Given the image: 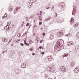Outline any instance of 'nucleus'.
Listing matches in <instances>:
<instances>
[{"instance_id":"nucleus-1","label":"nucleus","mask_w":79,"mask_h":79,"mask_svg":"<svg viewBox=\"0 0 79 79\" xmlns=\"http://www.w3.org/2000/svg\"><path fill=\"white\" fill-rule=\"evenodd\" d=\"M63 42V41L62 40H58L55 47L54 51L57 52L59 51V48H58L60 47V44L62 43Z\"/></svg>"},{"instance_id":"nucleus-2","label":"nucleus","mask_w":79,"mask_h":79,"mask_svg":"<svg viewBox=\"0 0 79 79\" xmlns=\"http://www.w3.org/2000/svg\"><path fill=\"white\" fill-rule=\"evenodd\" d=\"M40 15H42V12L41 11L38 12L37 15V18H39V20L41 21L42 20V16H40Z\"/></svg>"},{"instance_id":"nucleus-3","label":"nucleus","mask_w":79,"mask_h":79,"mask_svg":"<svg viewBox=\"0 0 79 79\" xmlns=\"http://www.w3.org/2000/svg\"><path fill=\"white\" fill-rule=\"evenodd\" d=\"M60 70L63 73H64V72H66V69L64 67L62 66L60 68Z\"/></svg>"},{"instance_id":"nucleus-4","label":"nucleus","mask_w":79,"mask_h":79,"mask_svg":"<svg viewBox=\"0 0 79 79\" xmlns=\"http://www.w3.org/2000/svg\"><path fill=\"white\" fill-rule=\"evenodd\" d=\"M58 37H61L63 35V31H60L58 33Z\"/></svg>"},{"instance_id":"nucleus-5","label":"nucleus","mask_w":79,"mask_h":79,"mask_svg":"<svg viewBox=\"0 0 79 79\" xmlns=\"http://www.w3.org/2000/svg\"><path fill=\"white\" fill-rule=\"evenodd\" d=\"M3 42H7L8 41V39L6 38H3L2 39Z\"/></svg>"},{"instance_id":"nucleus-6","label":"nucleus","mask_w":79,"mask_h":79,"mask_svg":"<svg viewBox=\"0 0 79 79\" xmlns=\"http://www.w3.org/2000/svg\"><path fill=\"white\" fill-rule=\"evenodd\" d=\"M48 59L49 61H52V57L51 56H49L48 57Z\"/></svg>"},{"instance_id":"nucleus-7","label":"nucleus","mask_w":79,"mask_h":79,"mask_svg":"<svg viewBox=\"0 0 79 79\" xmlns=\"http://www.w3.org/2000/svg\"><path fill=\"white\" fill-rule=\"evenodd\" d=\"M8 16V15L7 14H5L4 16H2V18H3V19H5V18H6V17H7V16Z\"/></svg>"},{"instance_id":"nucleus-8","label":"nucleus","mask_w":79,"mask_h":79,"mask_svg":"<svg viewBox=\"0 0 79 79\" xmlns=\"http://www.w3.org/2000/svg\"><path fill=\"white\" fill-rule=\"evenodd\" d=\"M4 29L6 31H8L9 30V27L8 26H5V27Z\"/></svg>"},{"instance_id":"nucleus-9","label":"nucleus","mask_w":79,"mask_h":79,"mask_svg":"<svg viewBox=\"0 0 79 79\" xmlns=\"http://www.w3.org/2000/svg\"><path fill=\"white\" fill-rule=\"evenodd\" d=\"M26 64H23L22 65V68H26Z\"/></svg>"},{"instance_id":"nucleus-10","label":"nucleus","mask_w":79,"mask_h":79,"mask_svg":"<svg viewBox=\"0 0 79 79\" xmlns=\"http://www.w3.org/2000/svg\"><path fill=\"white\" fill-rule=\"evenodd\" d=\"M20 41V40L19 39L15 40V42L16 43H18Z\"/></svg>"},{"instance_id":"nucleus-11","label":"nucleus","mask_w":79,"mask_h":79,"mask_svg":"<svg viewBox=\"0 0 79 79\" xmlns=\"http://www.w3.org/2000/svg\"><path fill=\"white\" fill-rule=\"evenodd\" d=\"M9 10H10V11H12V10H13V7H9Z\"/></svg>"},{"instance_id":"nucleus-12","label":"nucleus","mask_w":79,"mask_h":79,"mask_svg":"<svg viewBox=\"0 0 79 79\" xmlns=\"http://www.w3.org/2000/svg\"><path fill=\"white\" fill-rule=\"evenodd\" d=\"M79 26V24H78L77 23H76L75 24V27H78Z\"/></svg>"},{"instance_id":"nucleus-13","label":"nucleus","mask_w":79,"mask_h":79,"mask_svg":"<svg viewBox=\"0 0 79 79\" xmlns=\"http://www.w3.org/2000/svg\"><path fill=\"white\" fill-rule=\"evenodd\" d=\"M53 38H54V37L53 35H51L50 36V39L51 40H52V39H53Z\"/></svg>"},{"instance_id":"nucleus-14","label":"nucleus","mask_w":79,"mask_h":79,"mask_svg":"<svg viewBox=\"0 0 79 79\" xmlns=\"http://www.w3.org/2000/svg\"><path fill=\"white\" fill-rule=\"evenodd\" d=\"M18 37H21V34L20 33H18L17 35Z\"/></svg>"},{"instance_id":"nucleus-15","label":"nucleus","mask_w":79,"mask_h":79,"mask_svg":"<svg viewBox=\"0 0 79 79\" xmlns=\"http://www.w3.org/2000/svg\"><path fill=\"white\" fill-rule=\"evenodd\" d=\"M32 43H33V41H32L31 40H30L29 42V44H32Z\"/></svg>"},{"instance_id":"nucleus-16","label":"nucleus","mask_w":79,"mask_h":79,"mask_svg":"<svg viewBox=\"0 0 79 79\" xmlns=\"http://www.w3.org/2000/svg\"><path fill=\"white\" fill-rule=\"evenodd\" d=\"M70 21H71V22H72V23H73V22H74V19H73V18H71V20H70Z\"/></svg>"},{"instance_id":"nucleus-17","label":"nucleus","mask_w":79,"mask_h":79,"mask_svg":"<svg viewBox=\"0 0 79 79\" xmlns=\"http://www.w3.org/2000/svg\"><path fill=\"white\" fill-rule=\"evenodd\" d=\"M48 69H49V71H51V70H52V67H48Z\"/></svg>"},{"instance_id":"nucleus-18","label":"nucleus","mask_w":79,"mask_h":79,"mask_svg":"<svg viewBox=\"0 0 79 79\" xmlns=\"http://www.w3.org/2000/svg\"><path fill=\"white\" fill-rule=\"evenodd\" d=\"M10 24H11V23H10V22H8L7 23V26H10Z\"/></svg>"},{"instance_id":"nucleus-19","label":"nucleus","mask_w":79,"mask_h":79,"mask_svg":"<svg viewBox=\"0 0 79 79\" xmlns=\"http://www.w3.org/2000/svg\"><path fill=\"white\" fill-rule=\"evenodd\" d=\"M75 71L77 73L79 72V70L75 69Z\"/></svg>"},{"instance_id":"nucleus-20","label":"nucleus","mask_w":79,"mask_h":79,"mask_svg":"<svg viewBox=\"0 0 79 79\" xmlns=\"http://www.w3.org/2000/svg\"><path fill=\"white\" fill-rule=\"evenodd\" d=\"M70 44H71V45H73L74 44V43H73V42H70Z\"/></svg>"},{"instance_id":"nucleus-21","label":"nucleus","mask_w":79,"mask_h":79,"mask_svg":"<svg viewBox=\"0 0 79 79\" xmlns=\"http://www.w3.org/2000/svg\"><path fill=\"white\" fill-rule=\"evenodd\" d=\"M42 42H44V40H41L40 41V43L41 44Z\"/></svg>"},{"instance_id":"nucleus-22","label":"nucleus","mask_w":79,"mask_h":79,"mask_svg":"<svg viewBox=\"0 0 79 79\" xmlns=\"http://www.w3.org/2000/svg\"><path fill=\"white\" fill-rule=\"evenodd\" d=\"M26 20L27 21H29V18H28V17L26 18Z\"/></svg>"},{"instance_id":"nucleus-23","label":"nucleus","mask_w":79,"mask_h":79,"mask_svg":"<svg viewBox=\"0 0 79 79\" xmlns=\"http://www.w3.org/2000/svg\"><path fill=\"white\" fill-rule=\"evenodd\" d=\"M76 69L79 71V67H77V68H76Z\"/></svg>"},{"instance_id":"nucleus-24","label":"nucleus","mask_w":79,"mask_h":79,"mask_svg":"<svg viewBox=\"0 0 79 79\" xmlns=\"http://www.w3.org/2000/svg\"><path fill=\"white\" fill-rule=\"evenodd\" d=\"M42 24V23L41 22H39V25H41Z\"/></svg>"},{"instance_id":"nucleus-25","label":"nucleus","mask_w":79,"mask_h":79,"mask_svg":"<svg viewBox=\"0 0 79 79\" xmlns=\"http://www.w3.org/2000/svg\"><path fill=\"white\" fill-rule=\"evenodd\" d=\"M68 56V55L65 54L64 56H63V58H64V57L65 56Z\"/></svg>"},{"instance_id":"nucleus-26","label":"nucleus","mask_w":79,"mask_h":79,"mask_svg":"<svg viewBox=\"0 0 79 79\" xmlns=\"http://www.w3.org/2000/svg\"><path fill=\"white\" fill-rule=\"evenodd\" d=\"M26 45H27V46H29V43H27L26 44Z\"/></svg>"},{"instance_id":"nucleus-27","label":"nucleus","mask_w":79,"mask_h":79,"mask_svg":"<svg viewBox=\"0 0 79 79\" xmlns=\"http://www.w3.org/2000/svg\"><path fill=\"white\" fill-rule=\"evenodd\" d=\"M43 36H45V33H43Z\"/></svg>"},{"instance_id":"nucleus-28","label":"nucleus","mask_w":79,"mask_h":79,"mask_svg":"<svg viewBox=\"0 0 79 79\" xmlns=\"http://www.w3.org/2000/svg\"><path fill=\"white\" fill-rule=\"evenodd\" d=\"M32 0L33 3L35 2V1H36L35 0Z\"/></svg>"},{"instance_id":"nucleus-29","label":"nucleus","mask_w":79,"mask_h":79,"mask_svg":"<svg viewBox=\"0 0 79 79\" xmlns=\"http://www.w3.org/2000/svg\"><path fill=\"white\" fill-rule=\"evenodd\" d=\"M44 53H45V52H41L42 55H44Z\"/></svg>"},{"instance_id":"nucleus-30","label":"nucleus","mask_w":79,"mask_h":79,"mask_svg":"<svg viewBox=\"0 0 79 79\" xmlns=\"http://www.w3.org/2000/svg\"><path fill=\"white\" fill-rule=\"evenodd\" d=\"M29 23H27L26 26L27 27V26H29Z\"/></svg>"},{"instance_id":"nucleus-31","label":"nucleus","mask_w":79,"mask_h":79,"mask_svg":"<svg viewBox=\"0 0 79 79\" xmlns=\"http://www.w3.org/2000/svg\"><path fill=\"white\" fill-rule=\"evenodd\" d=\"M24 44H25L26 45V44H27V43L26 42V40H24Z\"/></svg>"},{"instance_id":"nucleus-32","label":"nucleus","mask_w":79,"mask_h":79,"mask_svg":"<svg viewBox=\"0 0 79 79\" xmlns=\"http://www.w3.org/2000/svg\"><path fill=\"white\" fill-rule=\"evenodd\" d=\"M20 45H22V46H24V44L23 43H21Z\"/></svg>"},{"instance_id":"nucleus-33","label":"nucleus","mask_w":79,"mask_h":79,"mask_svg":"<svg viewBox=\"0 0 79 79\" xmlns=\"http://www.w3.org/2000/svg\"><path fill=\"white\" fill-rule=\"evenodd\" d=\"M29 50H31V51H32V50H33L32 48H30Z\"/></svg>"},{"instance_id":"nucleus-34","label":"nucleus","mask_w":79,"mask_h":79,"mask_svg":"<svg viewBox=\"0 0 79 79\" xmlns=\"http://www.w3.org/2000/svg\"><path fill=\"white\" fill-rule=\"evenodd\" d=\"M32 55H33V56H34V55H35V53H32Z\"/></svg>"},{"instance_id":"nucleus-35","label":"nucleus","mask_w":79,"mask_h":79,"mask_svg":"<svg viewBox=\"0 0 79 79\" xmlns=\"http://www.w3.org/2000/svg\"><path fill=\"white\" fill-rule=\"evenodd\" d=\"M39 48L41 49L42 48V46H40Z\"/></svg>"},{"instance_id":"nucleus-36","label":"nucleus","mask_w":79,"mask_h":79,"mask_svg":"<svg viewBox=\"0 0 79 79\" xmlns=\"http://www.w3.org/2000/svg\"><path fill=\"white\" fill-rule=\"evenodd\" d=\"M50 8V7H47V9H49Z\"/></svg>"},{"instance_id":"nucleus-37","label":"nucleus","mask_w":79,"mask_h":79,"mask_svg":"<svg viewBox=\"0 0 79 79\" xmlns=\"http://www.w3.org/2000/svg\"><path fill=\"white\" fill-rule=\"evenodd\" d=\"M60 5H62V6H63V5H64V3H61H61H60Z\"/></svg>"},{"instance_id":"nucleus-38","label":"nucleus","mask_w":79,"mask_h":79,"mask_svg":"<svg viewBox=\"0 0 79 79\" xmlns=\"http://www.w3.org/2000/svg\"><path fill=\"white\" fill-rule=\"evenodd\" d=\"M26 34H27V32H26L25 33V34H23V35H26Z\"/></svg>"},{"instance_id":"nucleus-39","label":"nucleus","mask_w":79,"mask_h":79,"mask_svg":"<svg viewBox=\"0 0 79 79\" xmlns=\"http://www.w3.org/2000/svg\"><path fill=\"white\" fill-rule=\"evenodd\" d=\"M11 46H12V47H13V44H11Z\"/></svg>"},{"instance_id":"nucleus-40","label":"nucleus","mask_w":79,"mask_h":79,"mask_svg":"<svg viewBox=\"0 0 79 79\" xmlns=\"http://www.w3.org/2000/svg\"><path fill=\"white\" fill-rule=\"evenodd\" d=\"M56 16H57V14L56 13Z\"/></svg>"},{"instance_id":"nucleus-41","label":"nucleus","mask_w":79,"mask_h":79,"mask_svg":"<svg viewBox=\"0 0 79 79\" xmlns=\"http://www.w3.org/2000/svg\"><path fill=\"white\" fill-rule=\"evenodd\" d=\"M11 40H10V41H9V43L10 42H11Z\"/></svg>"},{"instance_id":"nucleus-42","label":"nucleus","mask_w":79,"mask_h":79,"mask_svg":"<svg viewBox=\"0 0 79 79\" xmlns=\"http://www.w3.org/2000/svg\"><path fill=\"white\" fill-rule=\"evenodd\" d=\"M48 79H51V78H49Z\"/></svg>"},{"instance_id":"nucleus-43","label":"nucleus","mask_w":79,"mask_h":79,"mask_svg":"<svg viewBox=\"0 0 79 79\" xmlns=\"http://www.w3.org/2000/svg\"><path fill=\"white\" fill-rule=\"evenodd\" d=\"M26 37L25 39H26L27 38V36H26Z\"/></svg>"}]
</instances>
